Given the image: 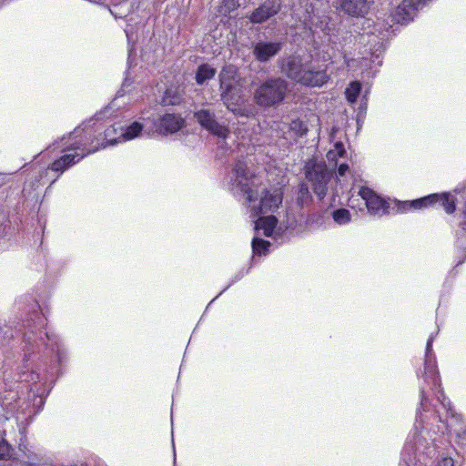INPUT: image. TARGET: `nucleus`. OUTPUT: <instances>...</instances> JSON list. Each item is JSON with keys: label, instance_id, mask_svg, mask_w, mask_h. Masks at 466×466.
Masks as SVG:
<instances>
[{"label": "nucleus", "instance_id": "obj_1", "mask_svg": "<svg viewBox=\"0 0 466 466\" xmlns=\"http://www.w3.org/2000/svg\"><path fill=\"white\" fill-rule=\"evenodd\" d=\"M430 396L429 390L421 387L414 430L408 436L401 453L405 466H428L440 448L442 434L438 431V419Z\"/></svg>", "mask_w": 466, "mask_h": 466}, {"label": "nucleus", "instance_id": "obj_2", "mask_svg": "<svg viewBox=\"0 0 466 466\" xmlns=\"http://www.w3.org/2000/svg\"><path fill=\"white\" fill-rule=\"evenodd\" d=\"M226 186L235 196H243L253 217L259 214L273 213L282 204L283 191L279 187L263 188L258 197V181L248 168L244 159H238L231 172L226 177Z\"/></svg>", "mask_w": 466, "mask_h": 466}, {"label": "nucleus", "instance_id": "obj_3", "mask_svg": "<svg viewBox=\"0 0 466 466\" xmlns=\"http://www.w3.org/2000/svg\"><path fill=\"white\" fill-rule=\"evenodd\" d=\"M17 309L26 314V319L23 321V333L25 341L31 345L37 337L42 343L46 344L53 352H56V360L59 365L67 361L68 354L64 344L59 340L56 335L43 331L46 319L39 312L37 301L31 296H23L15 300Z\"/></svg>", "mask_w": 466, "mask_h": 466}, {"label": "nucleus", "instance_id": "obj_4", "mask_svg": "<svg viewBox=\"0 0 466 466\" xmlns=\"http://www.w3.org/2000/svg\"><path fill=\"white\" fill-rule=\"evenodd\" d=\"M79 132L80 129H74L72 132L64 135L60 141L54 143V147H61V152L64 155L51 163L44 172L46 177L48 176L50 171L56 174L50 184L55 183L65 171L80 162L84 157L98 150V147L86 148V143L82 139H77Z\"/></svg>", "mask_w": 466, "mask_h": 466}, {"label": "nucleus", "instance_id": "obj_5", "mask_svg": "<svg viewBox=\"0 0 466 466\" xmlns=\"http://www.w3.org/2000/svg\"><path fill=\"white\" fill-rule=\"evenodd\" d=\"M280 69L289 79L309 87H321L330 78L326 67L313 66L309 58L300 55L288 56Z\"/></svg>", "mask_w": 466, "mask_h": 466}, {"label": "nucleus", "instance_id": "obj_6", "mask_svg": "<svg viewBox=\"0 0 466 466\" xmlns=\"http://www.w3.org/2000/svg\"><path fill=\"white\" fill-rule=\"evenodd\" d=\"M280 69L289 79L309 87H321L330 78L326 67L313 66L309 58L300 55L288 56Z\"/></svg>", "mask_w": 466, "mask_h": 466}, {"label": "nucleus", "instance_id": "obj_7", "mask_svg": "<svg viewBox=\"0 0 466 466\" xmlns=\"http://www.w3.org/2000/svg\"><path fill=\"white\" fill-rule=\"evenodd\" d=\"M433 389V390L429 389V391L431 395H435V400H431L438 419V431H441L442 435L445 432L453 433L458 443L466 446V419L452 410L450 400L441 387Z\"/></svg>", "mask_w": 466, "mask_h": 466}, {"label": "nucleus", "instance_id": "obj_8", "mask_svg": "<svg viewBox=\"0 0 466 466\" xmlns=\"http://www.w3.org/2000/svg\"><path fill=\"white\" fill-rule=\"evenodd\" d=\"M289 92V83L282 77H269L253 92L254 103L261 108H275L282 104Z\"/></svg>", "mask_w": 466, "mask_h": 466}, {"label": "nucleus", "instance_id": "obj_9", "mask_svg": "<svg viewBox=\"0 0 466 466\" xmlns=\"http://www.w3.org/2000/svg\"><path fill=\"white\" fill-rule=\"evenodd\" d=\"M305 177L310 183L313 192L319 199H323L329 191L332 189L333 195L338 192L332 187L333 183L338 180L334 177L332 170L329 169L325 163L318 162L315 159H309L304 166Z\"/></svg>", "mask_w": 466, "mask_h": 466}, {"label": "nucleus", "instance_id": "obj_10", "mask_svg": "<svg viewBox=\"0 0 466 466\" xmlns=\"http://www.w3.org/2000/svg\"><path fill=\"white\" fill-rule=\"evenodd\" d=\"M234 73L230 67L224 68L219 74L221 100L227 108L234 115L239 116L250 117L255 116V109L252 106L242 107L238 104L240 98L239 89L236 86V82L231 78L230 74Z\"/></svg>", "mask_w": 466, "mask_h": 466}, {"label": "nucleus", "instance_id": "obj_11", "mask_svg": "<svg viewBox=\"0 0 466 466\" xmlns=\"http://www.w3.org/2000/svg\"><path fill=\"white\" fill-rule=\"evenodd\" d=\"M438 202L441 203L448 214H452L456 209L455 198L450 193L431 194L412 201H398L396 206L398 212L405 213L411 209H422Z\"/></svg>", "mask_w": 466, "mask_h": 466}, {"label": "nucleus", "instance_id": "obj_12", "mask_svg": "<svg viewBox=\"0 0 466 466\" xmlns=\"http://www.w3.org/2000/svg\"><path fill=\"white\" fill-rule=\"evenodd\" d=\"M194 117L199 126L210 135L224 142L229 137L230 129L228 121L218 116L214 110L201 108L194 113Z\"/></svg>", "mask_w": 466, "mask_h": 466}, {"label": "nucleus", "instance_id": "obj_13", "mask_svg": "<svg viewBox=\"0 0 466 466\" xmlns=\"http://www.w3.org/2000/svg\"><path fill=\"white\" fill-rule=\"evenodd\" d=\"M436 335H438V332L431 334L427 339L424 360V380L431 390H434L433 388L441 387V378L437 368L436 357L432 350V343Z\"/></svg>", "mask_w": 466, "mask_h": 466}, {"label": "nucleus", "instance_id": "obj_14", "mask_svg": "<svg viewBox=\"0 0 466 466\" xmlns=\"http://www.w3.org/2000/svg\"><path fill=\"white\" fill-rule=\"evenodd\" d=\"M430 0H402L395 8L391 17L392 21L400 25H407L413 21L418 12L421 10Z\"/></svg>", "mask_w": 466, "mask_h": 466}, {"label": "nucleus", "instance_id": "obj_15", "mask_svg": "<svg viewBox=\"0 0 466 466\" xmlns=\"http://www.w3.org/2000/svg\"><path fill=\"white\" fill-rule=\"evenodd\" d=\"M359 195L365 201L368 212L373 216L381 217L388 213V202L367 187H361Z\"/></svg>", "mask_w": 466, "mask_h": 466}, {"label": "nucleus", "instance_id": "obj_16", "mask_svg": "<svg viewBox=\"0 0 466 466\" xmlns=\"http://www.w3.org/2000/svg\"><path fill=\"white\" fill-rule=\"evenodd\" d=\"M280 9L279 0H266L249 15L248 19L253 24H262L276 15Z\"/></svg>", "mask_w": 466, "mask_h": 466}, {"label": "nucleus", "instance_id": "obj_17", "mask_svg": "<svg viewBox=\"0 0 466 466\" xmlns=\"http://www.w3.org/2000/svg\"><path fill=\"white\" fill-rule=\"evenodd\" d=\"M184 126L185 119L176 114H165L155 123L156 130L165 136L178 132Z\"/></svg>", "mask_w": 466, "mask_h": 466}, {"label": "nucleus", "instance_id": "obj_18", "mask_svg": "<svg viewBox=\"0 0 466 466\" xmlns=\"http://www.w3.org/2000/svg\"><path fill=\"white\" fill-rule=\"evenodd\" d=\"M281 48L282 43L279 41H258L254 46L253 55L258 61L266 63L279 54Z\"/></svg>", "mask_w": 466, "mask_h": 466}, {"label": "nucleus", "instance_id": "obj_19", "mask_svg": "<svg viewBox=\"0 0 466 466\" xmlns=\"http://www.w3.org/2000/svg\"><path fill=\"white\" fill-rule=\"evenodd\" d=\"M75 129H80L79 137L77 139H82L84 142H86V148L98 147L99 149L102 147L101 143L98 142V139L96 136V132L99 130V127H96V123H93L92 119L86 123H83Z\"/></svg>", "mask_w": 466, "mask_h": 466}, {"label": "nucleus", "instance_id": "obj_20", "mask_svg": "<svg viewBox=\"0 0 466 466\" xmlns=\"http://www.w3.org/2000/svg\"><path fill=\"white\" fill-rule=\"evenodd\" d=\"M341 9L351 16H364L370 9L366 0H342Z\"/></svg>", "mask_w": 466, "mask_h": 466}, {"label": "nucleus", "instance_id": "obj_21", "mask_svg": "<svg viewBox=\"0 0 466 466\" xmlns=\"http://www.w3.org/2000/svg\"><path fill=\"white\" fill-rule=\"evenodd\" d=\"M278 219L275 216H264L259 217L255 221V230L257 233H259L260 230L263 231V235L266 237H272L274 230L277 228Z\"/></svg>", "mask_w": 466, "mask_h": 466}, {"label": "nucleus", "instance_id": "obj_22", "mask_svg": "<svg viewBox=\"0 0 466 466\" xmlns=\"http://www.w3.org/2000/svg\"><path fill=\"white\" fill-rule=\"evenodd\" d=\"M143 128H144V126L137 121H135L132 124L126 126V127H124L122 125L119 126L121 143L132 140V139L139 137Z\"/></svg>", "mask_w": 466, "mask_h": 466}, {"label": "nucleus", "instance_id": "obj_23", "mask_svg": "<svg viewBox=\"0 0 466 466\" xmlns=\"http://www.w3.org/2000/svg\"><path fill=\"white\" fill-rule=\"evenodd\" d=\"M19 449L25 455V462L28 465L37 466L46 461V458L41 451H36L33 448L20 444Z\"/></svg>", "mask_w": 466, "mask_h": 466}, {"label": "nucleus", "instance_id": "obj_24", "mask_svg": "<svg viewBox=\"0 0 466 466\" xmlns=\"http://www.w3.org/2000/svg\"><path fill=\"white\" fill-rule=\"evenodd\" d=\"M119 126L120 124H114L108 128H106L104 132V139L101 142V147H106V146H114L120 141V133H119Z\"/></svg>", "mask_w": 466, "mask_h": 466}, {"label": "nucleus", "instance_id": "obj_25", "mask_svg": "<svg viewBox=\"0 0 466 466\" xmlns=\"http://www.w3.org/2000/svg\"><path fill=\"white\" fill-rule=\"evenodd\" d=\"M215 74V68L207 64L201 65L196 73V82L198 85H203L207 80L213 78Z\"/></svg>", "mask_w": 466, "mask_h": 466}, {"label": "nucleus", "instance_id": "obj_26", "mask_svg": "<svg viewBox=\"0 0 466 466\" xmlns=\"http://www.w3.org/2000/svg\"><path fill=\"white\" fill-rule=\"evenodd\" d=\"M362 85L360 81H352L345 90V96L350 104H354L361 91Z\"/></svg>", "mask_w": 466, "mask_h": 466}, {"label": "nucleus", "instance_id": "obj_27", "mask_svg": "<svg viewBox=\"0 0 466 466\" xmlns=\"http://www.w3.org/2000/svg\"><path fill=\"white\" fill-rule=\"evenodd\" d=\"M270 242L264 240L258 237H254L252 239V251L254 256H266L270 247Z\"/></svg>", "mask_w": 466, "mask_h": 466}, {"label": "nucleus", "instance_id": "obj_28", "mask_svg": "<svg viewBox=\"0 0 466 466\" xmlns=\"http://www.w3.org/2000/svg\"><path fill=\"white\" fill-rule=\"evenodd\" d=\"M333 220L339 225H346L350 222V212L346 208H338L332 212Z\"/></svg>", "mask_w": 466, "mask_h": 466}, {"label": "nucleus", "instance_id": "obj_29", "mask_svg": "<svg viewBox=\"0 0 466 466\" xmlns=\"http://www.w3.org/2000/svg\"><path fill=\"white\" fill-rule=\"evenodd\" d=\"M181 96L173 88H167L164 94L162 102L164 105H178L181 102Z\"/></svg>", "mask_w": 466, "mask_h": 466}, {"label": "nucleus", "instance_id": "obj_30", "mask_svg": "<svg viewBox=\"0 0 466 466\" xmlns=\"http://www.w3.org/2000/svg\"><path fill=\"white\" fill-rule=\"evenodd\" d=\"M289 130L293 132L297 137H304L308 133V126L307 124L297 118L290 122Z\"/></svg>", "mask_w": 466, "mask_h": 466}, {"label": "nucleus", "instance_id": "obj_31", "mask_svg": "<svg viewBox=\"0 0 466 466\" xmlns=\"http://www.w3.org/2000/svg\"><path fill=\"white\" fill-rule=\"evenodd\" d=\"M12 448L10 444L0 436V460H7L11 457Z\"/></svg>", "mask_w": 466, "mask_h": 466}, {"label": "nucleus", "instance_id": "obj_32", "mask_svg": "<svg viewBox=\"0 0 466 466\" xmlns=\"http://www.w3.org/2000/svg\"><path fill=\"white\" fill-rule=\"evenodd\" d=\"M345 154L344 146L341 142H336L334 145V149L329 150L327 153V158L329 160H334L336 157H342Z\"/></svg>", "mask_w": 466, "mask_h": 466}, {"label": "nucleus", "instance_id": "obj_33", "mask_svg": "<svg viewBox=\"0 0 466 466\" xmlns=\"http://www.w3.org/2000/svg\"><path fill=\"white\" fill-rule=\"evenodd\" d=\"M19 379L23 381L31 382L32 384L36 383L37 381L41 380L40 374L37 372L32 370L30 372H22L19 375Z\"/></svg>", "mask_w": 466, "mask_h": 466}, {"label": "nucleus", "instance_id": "obj_34", "mask_svg": "<svg viewBox=\"0 0 466 466\" xmlns=\"http://www.w3.org/2000/svg\"><path fill=\"white\" fill-rule=\"evenodd\" d=\"M14 337L13 331L6 325H0V346Z\"/></svg>", "mask_w": 466, "mask_h": 466}, {"label": "nucleus", "instance_id": "obj_35", "mask_svg": "<svg viewBox=\"0 0 466 466\" xmlns=\"http://www.w3.org/2000/svg\"><path fill=\"white\" fill-rule=\"evenodd\" d=\"M310 198L309 187L306 184H300L298 192V201L303 204Z\"/></svg>", "mask_w": 466, "mask_h": 466}, {"label": "nucleus", "instance_id": "obj_36", "mask_svg": "<svg viewBox=\"0 0 466 466\" xmlns=\"http://www.w3.org/2000/svg\"><path fill=\"white\" fill-rule=\"evenodd\" d=\"M435 466H454V460L450 456H443L437 461Z\"/></svg>", "mask_w": 466, "mask_h": 466}, {"label": "nucleus", "instance_id": "obj_37", "mask_svg": "<svg viewBox=\"0 0 466 466\" xmlns=\"http://www.w3.org/2000/svg\"><path fill=\"white\" fill-rule=\"evenodd\" d=\"M349 170V166L347 164H340L338 167V174L340 177H343L347 171Z\"/></svg>", "mask_w": 466, "mask_h": 466}, {"label": "nucleus", "instance_id": "obj_38", "mask_svg": "<svg viewBox=\"0 0 466 466\" xmlns=\"http://www.w3.org/2000/svg\"><path fill=\"white\" fill-rule=\"evenodd\" d=\"M337 40H338V37H334V38H330V43L332 45H334V46H332V48L336 49L338 52L339 53H343V46H337Z\"/></svg>", "mask_w": 466, "mask_h": 466}, {"label": "nucleus", "instance_id": "obj_39", "mask_svg": "<svg viewBox=\"0 0 466 466\" xmlns=\"http://www.w3.org/2000/svg\"><path fill=\"white\" fill-rule=\"evenodd\" d=\"M247 272H244L243 270L240 271L236 277L235 279L231 281V284L238 281Z\"/></svg>", "mask_w": 466, "mask_h": 466}, {"label": "nucleus", "instance_id": "obj_40", "mask_svg": "<svg viewBox=\"0 0 466 466\" xmlns=\"http://www.w3.org/2000/svg\"><path fill=\"white\" fill-rule=\"evenodd\" d=\"M127 38L128 42H130V30L128 28L125 29Z\"/></svg>", "mask_w": 466, "mask_h": 466}, {"label": "nucleus", "instance_id": "obj_41", "mask_svg": "<svg viewBox=\"0 0 466 466\" xmlns=\"http://www.w3.org/2000/svg\"><path fill=\"white\" fill-rule=\"evenodd\" d=\"M39 397V404L40 405H43L44 404V400H43V398L41 395L38 396Z\"/></svg>", "mask_w": 466, "mask_h": 466}, {"label": "nucleus", "instance_id": "obj_42", "mask_svg": "<svg viewBox=\"0 0 466 466\" xmlns=\"http://www.w3.org/2000/svg\"><path fill=\"white\" fill-rule=\"evenodd\" d=\"M278 127H279V126L281 125V123H279V122H275L274 123Z\"/></svg>", "mask_w": 466, "mask_h": 466}, {"label": "nucleus", "instance_id": "obj_43", "mask_svg": "<svg viewBox=\"0 0 466 466\" xmlns=\"http://www.w3.org/2000/svg\"><path fill=\"white\" fill-rule=\"evenodd\" d=\"M96 117V120L100 119V118H101V117H100V114H99V115H97Z\"/></svg>", "mask_w": 466, "mask_h": 466}]
</instances>
